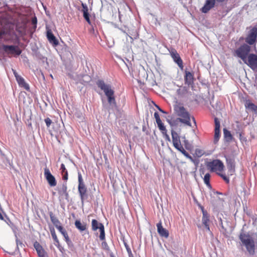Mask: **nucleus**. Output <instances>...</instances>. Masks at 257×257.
Segmentation results:
<instances>
[{
	"instance_id": "f257e3e1",
	"label": "nucleus",
	"mask_w": 257,
	"mask_h": 257,
	"mask_svg": "<svg viewBox=\"0 0 257 257\" xmlns=\"http://www.w3.org/2000/svg\"><path fill=\"white\" fill-rule=\"evenodd\" d=\"M250 47L246 44H243L235 50V55L241 58L252 70H257V55L254 54L248 55Z\"/></svg>"
},
{
	"instance_id": "f03ea898",
	"label": "nucleus",
	"mask_w": 257,
	"mask_h": 257,
	"mask_svg": "<svg viewBox=\"0 0 257 257\" xmlns=\"http://www.w3.org/2000/svg\"><path fill=\"white\" fill-rule=\"evenodd\" d=\"M171 135L173 146L179 151L182 153L186 158L189 159L191 162L195 163V160L188 153L183 147L188 150L191 149V145L189 141L186 139L185 137H182L183 144H181V137L175 131H171Z\"/></svg>"
},
{
	"instance_id": "7ed1b4c3",
	"label": "nucleus",
	"mask_w": 257,
	"mask_h": 257,
	"mask_svg": "<svg viewBox=\"0 0 257 257\" xmlns=\"http://www.w3.org/2000/svg\"><path fill=\"white\" fill-rule=\"evenodd\" d=\"M171 135L173 146L179 151L182 153L186 158L189 159L191 162L195 163V160L188 153L183 147L188 150L191 149V145L189 141L186 139L185 137H182L183 144H181V137L175 131H171Z\"/></svg>"
},
{
	"instance_id": "20e7f679",
	"label": "nucleus",
	"mask_w": 257,
	"mask_h": 257,
	"mask_svg": "<svg viewBox=\"0 0 257 257\" xmlns=\"http://www.w3.org/2000/svg\"><path fill=\"white\" fill-rule=\"evenodd\" d=\"M171 135L173 146L179 151L182 153L186 158L189 159L191 162L195 163V160L188 153L183 147L188 150L191 149V145L189 141L186 139L185 137H182L183 144H181V137L175 131H171Z\"/></svg>"
},
{
	"instance_id": "39448f33",
	"label": "nucleus",
	"mask_w": 257,
	"mask_h": 257,
	"mask_svg": "<svg viewBox=\"0 0 257 257\" xmlns=\"http://www.w3.org/2000/svg\"><path fill=\"white\" fill-rule=\"evenodd\" d=\"M0 24L3 26L0 31V39H3L5 42L13 40L16 36L14 31V25L9 22L4 15L0 16Z\"/></svg>"
},
{
	"instance_id": "423d86ee",
	"label": "nucleus",
	"mask_w": 257,
	"mask_h": 257,
	"mask_svg": "<svg viewBox=\"0 0 257 257\" xmlns=\"http://www.w3.org/2000/svg\"><path fill=\"white\" fill-rule=\"evenodd\" d=\"M174 110L176 114L180 117L179 119L181 122L188 126L191 125L190 122L191 116L189 112L182 104H178L174 105ZM192 118L194 123L196 124L194 117L192 116Z\"/></svg>"
},
{
	"instance_id": "0eeeda50",
	"label": "nucleus",
	"mask_w": 257,
	"mask_h": 257,
	"mask_svg": "<svg viewBox=\"0 0 257 257\" xmlns=\"http://www.w3.org/2000/svg\"><path fill=\"white\" fill-rule=\"evenodd\" d=\"M239 239L242 244L244 245L250 254H253L255 252V241L252 234L248 232H241L239 235Z\"/></svg>"
},
{
	"instance_id": "6e6552de",
	"label": "nucleus",
	"mask_w": 257,
	"mask_h": 257,
	"mask_svg": "<svg viewBox=\"0 0 257 257\" xmlns=\"http://www.w3.org/2000/svg\"><path fill=\"white\" fill-rule=\"evenodd\" d=\"M96 84L97 86L103 91L106 96L109 104L112 106L115 107L116 103L114 96V91L111 89L109 84H106L102 80H98Z\"/></svg>"
},
{
	"instance_id": "1a4fd4ad",
	"label": "nucleus",
	"mask_w": 257,
	"mask_h": 257,
	"mask_svg": "<svg viewBox=\"0 0 257 257\" xmlns=\"http://www.w3.org/2000/svg\"><path fill=\"white\" fill-rule=\"evenodd\" d=\"M206 166L211 172H215L217 174L221 172L224 169L223 163L219 160H213L207 163Z\"/></svg>"
},
{
	"instance_id": "9d476101",
	"label": "nucleus",
	"mask_w": 257,
	"mask_h": 257,
	"mask_svg": "<svg viewBox=\"0 0 257 257\" xmlns=\"http://www.w3.org/2000/svg\"><path fill=\"white\" fill-rule=\"evenodd\" d=\"M91 226L92 229L93 231H96L98 229H99L100 231V235L99 238L101 240H103L105 239V231H104V225L101 223L99 222L96 219H92L91 222Z\"/></svg>"
},
{
	"instance_id": "9b49d317",
	"label": "nucleus",
	"mask_w": 257,
	"mask_h": 257,
	"mask_svg": "<svg viewBox=\"0 0 257 257\" xmlns=\"http://www.w3.org/2000/svg\"><path fill=\"white\" fill-rule=\"evenodd\" d=\"M2 49L8 55L19 56L22 53V51L18 46L3 45Z\"/></svg>"
},
{
	"instance_id": "f8f14e48",
	"label": "nucleus",
	"mask_w": 257,
	"mask_h": 257,
	"mask_svg": "<svg viewBox=\"0 0 257 257\" xmlns=\"http://www.w3.org/2000/svg\"><path fill=\"white\" fill-rule=\"evenodd\" d=\"M257 38V28L253 27L248 32L246 38L245 42L248 45H252L255 44Z\"/></svg>"
},
{
	"instance_id": "ddd939ff",
	"label": "nucleus",
	"mask_w": 257,
	"mask_h": 257,
	"mask_svg": "<svg viewBox=\"0 0 257 257\" xmlns=\"http://www.w3.org/2000/svg\"><path fill=\"white\" fill-rule=\"evenodd\" d=\"M78 192L80 196L81 200L83 201L84 198L86 197L87 189L83 181L82 175L80 173H78Z\"/></svg>"
},
{
	"instance_id": "4468645a",
	"label": "nucleus",
	"mask_w": 257,
	"mask_h": 257,
	"mask_svg": "<svg viewBox=\"0 0 257 257\" xmlns=\"http://www.w3.org/2000/svg\"><path fill=\"white\" fill-rule=\"evenodd\" d=\"M201 209L202 212V224L204 225L206 230L208 232H210V229L209 227L210 215L209 213L207 212V211L204 209L203 207H201Z\"/></svg>"
},
{
	"instance_id": "2eb2a0df",
	"label": "nucleus",
	"mask_w": 257,
	"mask_h": 257,
	"mask_svg": "<svg viewBox=\"0 0 257 257\" xmlns=\"http://www.w3.org/2000/svg\"><path fill=\"white\" fill-rule=\"evenodd\" d=\"M44 176L50 186L54 187L56 185L57 182L55 177L52 175L49 169L47 168L44 169Z\"/></svg>"
},
{
	"instance_id": "dca6fc26",
	"label": "nucleus",
	"mask_w": 257,
	"mask_h": 257,
	"mask_svg": "<svg viewBox=\"0 0 257 257\" xmlns=\"http://www.w3.org/2000/svg\"><path fill=\"white\" fill-rule=\"evenodd\" d=\"M12 70L19 86L24 87L26 90H29L30 89L29 85L25 82V79L19 75L15 70L13 69Z\"/></svg>"
},
{
	"instance_id": "f3484780",
	"label": "nucleus",
	"mask_w": 257,
	"mask_h": 257,
	"mask_svg": "<svg viewBox=\"0 0 257 257\" xmlns=\"http://www.w3.org/2000/svg\"><path fill=\"white\" fill-rule=\"evenodd\" d=\"M214 122L215 129L213 142L214 144H216L220 137V121L217 117H215L214 118Z\"/></svg>"
},
{
	"instance_id": "a211bd4d",
	"label": "nucleus",
	"mask_w": 257,
	"mask_h": 257,
	"mask_svg": "<svg viewBox=\"0 0 257 257\" xmlns=\"http://www.w3.org/2000/svg\"><path fill=\"white\" fill-rule=\"evenodd\" d=\"M170 54L174 61L177 64L178 66L182 69L183 68V61L177 51L175 49L172 50L170 52Z\"/></svg>"
},
{
	"instance_id": "6ab92c4d",
	"label": "nucleus",
	"mask_w": 257,
	"mask_h": 257,
	"mask_svg": "<svg viewBox=\"0 0 257 257\" xmlns=\"http://www.w3.org/2000/svg\"><path fill=\"white\" fill-rule=\"evenodd\" d=\"M214 0H206L204 6L201 8V11L203 13H207L215 6Z\"/></svg>"
},
{
	"instance_id": "aec40b11",
	"label": "nucleus",
	"mask_w": 257,
	"mask_h": 257,
	"mask_svg": "<svg viewBox=\"0 0 257 257\" xmlns=\"http://www.w3.org/2000/svg\"><path fill=\"white\" fill-rule=\"evenodd\" d=\"M157 227L158 232L161 236L164 237L166 238L169 237V231L162 226L161 221H160L157 224Z\"/></svg>"
},
{
	"instance_id": "412c9836",
	"label": "nucleus",
	"mask_w": 257,
	"mask_h": 257,
	"mask_svg": "<svg viewBox=\"0 0 257 257\" xmlns=\"http://www.w3.org/2000/svg\"><path fill=\"white\" fill-rule=\"evenodd\" d=\"M154 117L156 119V122L158 124V126L159 128V130L162 132V134L166 133L167 131L164 126V124L162 122L159 114L158 112H155L154 113Z\"/></svg>"
},
{
	"instance_id": "4be33fe9",
	"label": "nucleus",
	"mask_w": 257,
	"mask_h": 257,
	"mask_svg": "<svg viewBox=\"0 0 257 257\" xmlns=\"http://www.w3.org/2000/svg\"><path fill=\"white\" fill-rule=\"evenodd\" d=\"M47 38L49 42L54 46H56L59 44L58 41L55 37L51 30L47 31Z\"/></svg>"
},
{
	"instance_id": "5701e85b",
	"label": "nucleus",
	"mask_w": 257,
	"mask_h": 257,
	"mask_svg": "<svg viewBox=\"0 0 257 257\" xmlns=\"http://www.w3.org/2000/svg\"><path fill=\"white\" fill-rule=\"evenodd\" d=\"M185 83L188 85L191 84L193 82L194 79L193 74L187 71H185V75L184 76Z\"/></svg>"
},
{
	"instance_id": "b1692460",
	"label": "nucleus",
	"mask_w": 257,
	"mask_h": 257,
	"mask_svg": "<svg viewBox=\"0 0 257 257\" xmlns=\"http://www.w3.org/2000/svg\"><path fill=\"white\" fill-rule=\"evenodd\" d=\"M75 226L80 231H83L86 229L87 224L85 223H81L79 220L75 221Z\"/></svg>"
},
{
	"instance_id": "393cba45",
	"label": "nucleus",
	"mask_w": 257,
	"mask_h": 257,
	"mask_svg": "<svg viewBox=\"0 0 257 257\" xmlns=\"http://www.w3.org/2000/svg\"><path fill=\"white\" fill-rule=\"evenodd\" d=\"M49 214L51 222L56 227L61 224L60 221L52 212H50Z\"/></svg>"
},
{
	"instance_id": "a878e982",
	"label": "nucleus",
	"mask_w": 257,
	"mask_h": 257,
	"mask_svg": "<svg viewBox=\"0 0 257 257\" xmlns=\"http://www.w3.org/2000/svg\"><path fill=\"white\" fill-rule=\"evenodd\" d=\"M59 194L60 195H64L66 197H68V193L67 192V186L66 183H64L62 184L61 188L59 190Z\"/></svg>"
},
{
	"instance_id": "bb28decb",
	"label": "nucleus",
	"mask_w": 257,
	"mask_h": 257,
	"mask_svg": "<svg viewBox=\"0 0 257 257\" xmlns=\"http://www.w3.org/2000/svg\"><path fill=\"white\" fill-rule=\"evenodd\" d=\"M245 106L246 108L254 111L255 113H257V106H256L254 104L251 102L250 101H246L245 103Z\"/></svg>"
},
{
	"instance_id": "cd10ccee",
	"label": "nucleus",
	"mask_w": 257,
	"mask_h": 257,
	"mask_svg": "<svg viewBox=\"0 0 257 257\" xmlns=\"http://www.w3.org/2000/svg\"><path fill=\"white\" fill-rule=\"evenodd\" d=\"M60 170H61L63 180L67 181L68 178V173L64 164L61 165Z\"/></svg>"
},
{
	"instance_id": "c85d7f7f",
	"label": "nucleus",
	"mask_w": 257,
	"mask_h": 257,
	"mask_svg": "<svg viewBox=\"0 0 257 257\" xmlns=\"http://www.w3.org/2000/svg\"><path fill=\"white\" fill-rule=\"evenodd\" d=\"M210 175L209 173H206L203 178V181H204V183L209 188L211 187V184L210 183Z\"/></svg>"
},
{
	"instance_id": "c756f323",
	"label": "nucleus",
	"mask_w": 257,
	"mask_h": 257,
	"mask_svg": "<svg viewBox=\"0 0 257 257\" xmlns=\"http://www.w3.org/2000/svg\"><path fill=\"white\" fill-rule=\"evenodd\" d=\"M205 154L204 151L203 150L196 149L194 152V155L198 158H200L203 156Z\"/></svg>"
},
{
	"instance_id": "7c9ffc66",
	"label": "nucleus",
	"mask_w": 257,
	"mask_h": 257,
	"mask_svg": "<svg viewBox=\"0 0 257 257\" xmlns=\"http://www.w3.org/2000/svg\"><path fill=\"white\" fill-rule=\"evenodd\" d=\"M52 238L55 241V245L61 251V246L60 244L59 241L57 238V235L52 236Z\"/></svg>"
},
{
	"instance_id": "2f4dec72",
	"label": "nucleus",
	"mask_w": 257,
	"mask_h": 257,
	"mask_svg": "<svg viewBox=\"0 0 257 257\" xmlns=\"http://www.w3.org/2000/svg\"><path fill=\"white\" fill-rule=\"evenodd\" d=\"M81 5H82V7L81 12L83 13V15H86V14H89L88 8L87 5L86 4H84L83 3H82Z\"/></svg>"
},
{
	"instance_id": "473e14b6",
	"label": "nucleus",
	"mask_w": 257,
	"mask_h": 257,
	"mask_svg": "<svg viewBox=\"0 0 257 257\" xmlns=\"http://www.w3.org/2000/svg\"><path fill=\"white\" fill-rule=\"evenodd\" d=\"M62 235L64 236L65 240L67 242V243L68 244H69L71 243V240L69 238L67 231L64 232V233L62 234Z\"/></svg>"
},
{
	"instance_id": "72a5a7b5",
	"label": "nucleus",
	"mask_w": 257,
	"mask_h": 257,
	"mask_svg": "<svg viewBox=\"0 0 257 257\" xmlns=\"http://www.w3.org/2000/svg\"><path fill=\"white\" fill-rule=\"evenodd\" d=\"M34 246L35 248L36 249L37 252L39 250H40L43 249V248L41 245V244L37 241H35L34 242Z\"/></svg>"
},
{
	"instance_id": "f704fd0d",
	"label": "nucleus",
	"mask_w": 257,
	"mask_h": 257,
	"mask_svg": "<svg viewBox=\"0 0 257 257\" xmlns=\"http://www.w3.org/2000/svg\"><path fill=\"white\" fill-rule=\"evenodd\" d=\"M227 167L228 168H229V170L231 171H234L235 168V164L234 163V162L230 161L229 163H228Z\"/></svg>"
},
{
	"instance_id": "c9c22d12",
	"label": "nucleus",
	"mask_w": 257,
	"mask_h": 257,
	"mask_svg": "<svg viewBox=\"0 0 257 257\" xmlns=\"http://www.w3.org/2000/svg\"><path fill=\"white\" fill-rule=\"evenodd\" d=\"M217 174L220 176L227 183L229 182V178L226 176L225 175L222 174L221 172H219Z\"/></svg>"
},
{
	"instance_id": "e433bc0d",
	"label": "nucleus",
	"mask_w": 257,
	"mask_h": 257,
	"mask_svg": "<svg viewBox=\"0 0 257 257\" xmlns=\"http://www.w3.org/2000/svg\"><path fill=\"white\" fill-rule=\"evenodd\" d=\"M37 252L39 257H45L46 252L44 249L39 250Z\"/></svg>"
},
{
	"instance_id": "4c0bfd02",
	"label": "nucleus",
	"mask_w": 257,
	"mask_h": 257,
	"mask_svg": "<svg viewBox=\"0 0 257 257\" xmlns=\"http://www.w3.org/2000/svg\"><path fill=\"white\" fill-rule=\"evenodd\" d=\"M32 24L34 25V29H36L37 27V19L36 17H34L32 18L31 21Z\"/></svg>"
},
{
	"instance_id": "58836bf2",
	"label": "nucleus",
	"mask_w": 257,
	"mask_h": 257,
	"mask_svg": "<svg viewBox=\"0 0 257 257\" xmlns=\"http://www.w3.org/2000/svg\"><path fill=\"white\" fill-rule=\"evenodd\" d=\"M44 121L46 123V126L47 127H49L50 125L52 123L51 119L49 117H47L46 118H45Z\"/></svg>"
},
{
	"instance_id": "ea45409f",
	"label": "nucleus",
	"mask_w": 257,
	"mask_h": 257,
	"mask_svg": "<svg viewBox=\"0 0 257 257\" xmlns=\"http://www.w3.org/2000/svg\"><path fill=\"white\" fill-rule=\"evenodd\" d=\"M84 19L86 21V22L90 25H91V22L90 20V15L89 14H86L83 15Z\"/></svg>"
},
{
	"instance_id": "a19ab883",
	"label": "nucleus",
	"mask_w": 257,
	"mask_h": 257,
	"mask_svg": "<svg viewBox=\"0 0 257 257\" xmlns=\"http://www.w3.org/2000/svg\"><path fill=\"white\" fill-rule=\"evenodd\" d=\"M56 228L60 231L62 234L64 233V232L66 231V229L61 225V224L58 226Z\"/></svg>"
},
{
	"instance_id": "79ce46f5",
	"label": "nucleus",
	"mask_w": 257,
	"mask_h": 257,
	"mask_svg": "<svg viewBox=\"0 0 257 257\" xmlns=\"http://www.w3.org/2000/svg\"><path fill=\"white\" fill-rule=\"evenodd\" d=\"M124 245H125L126 249L129 254V256H133V254H132L131 249L130 247H129L128 245H127L126 243H124Z\"/></svg>"
},
{
	"instance_id": "37998d69",
	"label": "nucleus",
	"mask_w": 257,
	"mask_h": 257,
	"mask_svg": "<svg viewBox=\"0 0 257 257\" xmlns=\"http://www.w3.org/2000/svg\"><path fill=\"white\" fill-rule=\"evenodd\" d=\"M50 231L52 236L56 235L55 229L54 227H50Z\"/></svg>"
},
{
	"instance_id": "c03bdc74",
	"label": "nucleus",
	"mask_w": 257,
	"mask_h": 257,
	"mask_svg": "<svg viewBox=\"0 0 257 257\" xmlns=\"http://www.w3.org/2000/svg\"><path fill=\"white\" fill-rule=\"evenodd\" d=\"M223 132L225 137H227V136L231 137L230 133L228 131L224 128Z\"/></svg>"
},
{
	"instance_id": "a18cd8bd",
	"label": "nucleus",
	"mask_w": 257,
	"mask_h": 257,
	"mask_svg": "<svg viewBox=\"0 0 257 257\" xmlns=\"http://www.w3.org/2000/svg\"><path fill=\"white\" fill-rule=\"evenodd\" d=\"M102 247L104 248H105L106 249H108V245H107V243L105 241H103L102 242Z\"/></svg>"
},
{
	"instance_id": "49530a36",
	"label": "nucleus",
	"mask_w": 257,
	"mask_h": 257,
	"mask_svg": "<svg viewBox=\"0 0 257 257\" xmlns=\"http://www.w3.org/2000/svg\"><path fill=\"white\" fill-rule=\"evenodd\" d=\"M163 134L165 136L166 140L170 141V138L169 135L167 134V132L166 133H163Z\"/></svg>"
},
{
	"instance_id": "de8ad7c7",
	"label": "nucleus",
	"mask_w": 257,
	"mask_h": 257,
	"mask_svg": "<svg viewBox=\"0 0 257 257\" xmlns=\"http://www.w3.org/2000/svg\"><path fill=\"white\" fill-rule=\"evenodd\" d=\"M0 219L1 220H4V218L2 214V213L0 212Z\"/></svg>"
},
{
	"instance_id": "09e8293b",
	"label": "nucleus",
	"mask_w": 257,
	"mask_h": 257,
	"mask_svg": "<svg viewBox=\"0 0 257 257\" xmlns=\"http://www.w3.org/2000/svg\"><path fill=\"white\" fill-rule=\"evenodd\" d=\"M215 2H219V3H221V2H223L224 1H225V0H214Z\"/></svg>"
},
{
	"instance_id": "8fccbe9b",
	"label": "nucleus",
	"mask_w": 257,
	"mask_h": 257,
	"mask_svg": "<svg viewBox=\"0 0 257 257\" xmlns=\"http://www.w3.org/2000/svg\"><path fill=\"white\" fill-rule=\"evenodd\" d=\"M20 245H22L23 244H22V243L20 242Z\"/></svg>"
}]
</instances>
